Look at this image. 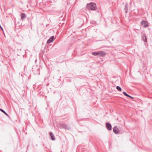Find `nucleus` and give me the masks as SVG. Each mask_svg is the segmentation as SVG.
<instances>
[{"label": "nucleus", "instance_id": "dca6fc26", "mask_svg": "<svg viewBox=\"0 0 152 152\" xmlns=\"http://www.w3.org/2000/svg\"><path fill=\"white\" fill-rule=\"evenodd\" d=\"M125 9H126H126H127V6L126 5V6Z\"/></svg>", "mask_w": 152, "mask_h": 152}, {"label": "nucleus", "instance_id": "7ed1b4c3", "mask_svg": "<svg viewBox=\"0 0 152 152\" xmlns=\"http://www.w3.org/2000/svg\"><path fill=\"white\" fill-rule=\"evenodd\" d=\"M141 25L144 27H146L148 26V24L147 21H142L141 23Z\"/></svg>", "mask_w": 152, "mask_h": 152}, {"label": "nucleus", "instance_id": "9d476101", "mask_svg": "<svg viewBox=\"0 0 152 152\" xmlns=\"http://www.w3.org/2000/svg\"><path fill=\"white\" fill-rule=\"evenodd\" d=\"M0 110L3 112L4 114L6 115L7 116H8V115L3 110L0 108Z\"/></svg>", "mask_w": 152, "mask_h": 152}, {"label": "nucleus", "instance_id": "f257e3e1", "mask_svg": "<svg viewBox=\"0 0 152 152\" xmlns=\"http://www.w3.org/2000/svg\"><path fill=\"white\" fill-rule=\"evenodd\" d=\"M92 54L93 55L99 56H103L105 55V53L102 51L94 52L92 53Z\"/></svg>", "mask_w": 152, "mask_h": 152}, {"label": "nucleus", "instance_id": "4468645a", "mask_svg": "<svg viewBox=\"0 0 152 152\" xmlns=\"http://www.w3.org/2000/svg\"><path fill=\"white\" fill-rule=\"evenodd\" d=\"M127 97H129V98L132 99H133V98L132 97V96H131L129 95H128Z\"/></svg>", "mask_w": 152, "mask_h": 152}, {"label": "nucleus", "instance_id": "1a4fd4ad", "mask_svg": "<svg viewBox=\"0 0 152 152\" xmlns=\"http://www.w3.org/2000/svg\"><path fill=\"white\" fill-rule=\"evenodd\" d=\"M20 15L21 16V19L22 20H23L24 18H26V16L25 14L24 13H21L20 14Z\"/></svg>", "mask_w": 152, "mask_h": 152}, {"label": "nucleus", "instance_id": "20e7f679", "mask_svg": "<svg viewBox=\"0 0 152 152\" xmlns=\"http://www.w3.org/2000/svg\"><path fill=\"white\" fill-rule=\"evenodd\" d=\"M60 126L62 128L66 129H69L70 128L69 126L63 123H61Z\"/></svg>", "mask_w": 152, "mask_h": 152}, {"label": "nucleus", "instance_id": "ddd939ff", "mask_svg": "<svg viewBox=\"0 0 152 152\" xmlns=\"http://www.w3.org/2000/svg\"><path fill=\"white\" fill-rule=\"evenodd\" d=\"M123 94L125 96H128V95H129L128 94H127L126 92L124 91L123 92Z\"/></svg>", "mask_w": 152, "mask_h": 152}, {"label": "nucleus", "instance_id": "f8f14e48", "mask_svg": "<svg viewBox=\"0 0 152 152\" xmlns=\"http://www.w3.org/2000/svg\"><path fill=\"white\" fill-rule=\"evenodd\" d=\"M143 40L145 41V42H146L147 41V38L144 35L143 37Z\"/></svg>", "mask_w": 152, "mask_h": 152}, {"label": "nucleus", "instance_id": "9b49d317", "mask_svg": "<svg viewBox=\"0 0 152 152\" xmlns=\"http://www.w3.org/2000/svg\"><path fill=\"white\" fill-rule=\"evenodd\" d=\"M116 89L119 91H121V87H119V86H117L116 87Z\"/></svg>", "mask_w": 152, "mask_h": 152}, {"label": "nucleus", "instance_id": "2eb2a0df", "mask_svg": "<svg viewBox=\"0 0 152 152\" xmlns=\"http://www.w3.org/2000/svg\"><path fill=\"white\" fill-rule=\"evenodd\" d=\"M0 27L1 28V30H2V31H3V28L1 26V25H0Z\"/></svg>", "mask_w": 152, "mask_h": 152}, {"label": "nucleus", "instance_id": "0eeeda50", "mask_svg": "<svg viewBox=\"0 0 152 152\" xmlns=\"http://www.w3.org/2000/svg\"><path fill=\"white\" fill-rule=\"evenodd\" d=\"M106 127L107 129L111 130L112 129V126L109 123H107Z\"/></svg>", "mask_w": 152, "mask_h": 152}, {"label": "nucleus", "instance_id": "423d86ee", "mask_svg": "<svg viewBox=\"0 0 152 152\" xmlns=\"http://www.w3.org/2000/svg\"><path fill=\"white\" fill-rule=\"evenodd\" d=\"M54 36H53L51 37L48 40L47 42V43H49L52 42L53 41V39Z\"/></svg>", "mask_w": 152, "mask_h": 152}, {"label": "nucleus", "instance_id": "39448f33", "mask_svg": "<svg viewBox=\"0 0 152 152\" xmlns=\"http://www.w3.org/2000/svg\"><path fill=\"white\" fill-rule=\"evenodd\" d=\"M113 131L114 133L116 134H118L119 132V130L118 128L116 127H114L113 129Z\"/></svg>", "mask_w": 152, "mask_h": 152}, {"label": "nucleus", "instance_id": "f03ea898", "mask_svg": "<svg viewBox=\"0 0 152 152\" xmlns=\"http://www.w3.org/2000/svg\"><path fill=\"white\" fill-rule=\"evenodd\" d=\"M87 7L91 10H94L96 9V4L93 3L88 4L87 5Z\"/></svg>", "mask_w": 152, "mask_h": 152}, {"label": "nucleus", "instance_id": "6e6552de", "mask_svg": "<svg viewBox=\"0 0 152 152\" xmlns=\"http://www.w3.org/2000/svg\"><path fill=\"white\" fill-rule=\"evenodd\" d=\"M50 135L51 138L52 140H55V137L54 136V134H53L52 132H51L50 133Z\"/></svg>", "mask_w": 152, "mask_h": 152}]
</instances>
